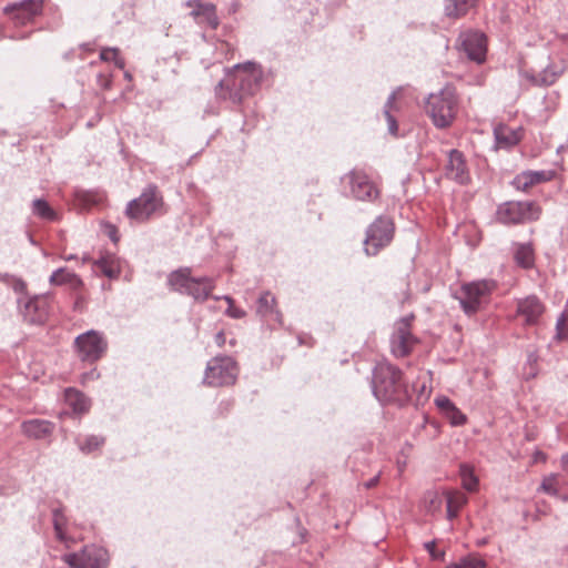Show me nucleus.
<instances>
[{"mask_svg":"<svg viewBox=\"0 0 568 568\" xmlns=\"http://www.w3.org/2000/svg\"><path fill=\"white\" fill-rule=\"evenodd\" d=\"M264 71L261 64L245 61L227 70L225 77L215 87L220 99L229 100L235 105L254 95L262 85Z\"/></svg>","mask_w":568,"mask_h":568,"instance_id":"nucleus-1","label":"nucleus"},{"mask_svg":"<svg viewBox=\"0 0 568 568\" xmlns=\"http://www.w3.org/2000/svg\"><path fill=\"white\" fill-rule=\"evenodd\" d=\"M372 390L382 403L400 402L407 397V387L399 368L388 362H379L372 372Z\"/></svg>","mask_w":568,"mask_h":568,"instance_id":"nucleus-2","label":"nucleus"},{"mask_svg":"<svg viewBox=\"0 0 568 568\" xmlns=\"http://www.w3.org/2000/svg\"><path fill=\"white\" fill-rule=\"evenodd\" d=\"M341 194L352 201L375 204L382 191L377 182L364 170L354 168L339 178Z\"/></svg>","mask_w":568,"mask_h":568,"instance_id":"nucleus-3","label":"nucleus"},{"mask_svg":"<svg viewBox=\"0 0 568 568\" xmlns=\"http://www.w3.org/2000/svg\"><path fill=\"white\" fill-rule=\"evenodd\" d=\"M426 113L438 129L452 125L458 109V97L452 85H446L436 93H430L426 100Z\"/></svg>","mask_w":568,"mask_h":568,"instance_id":"nucleus-4","label":"nucleus"},{"mask_svg":"<svg viewBox=\"0 0 568 568\" xmlns=\"http://www.w3.org/2000/svg\"><path fill=\"white\" fill-rule=\"evenodd\" d=\"M541 215V207L535 201H506L496 210L497 222L504 225H518L535 222Z\"/></svg>","mask_w":568,"mask_h":568,"instance_id":"nucleus-5","label":"nucleus"},{"mask_svg":"<svg viewBox=\"0 0 568 568\" xmlns=\"http://www.w3.org/2000/svg\"><path fill=\"white\" fill-rule=\"evenodd\" d=\"M395 233L393 220L386 215H378L366 229L363 250L367 256H376L387 247Z\"/></svg>","mask_w":568,"mask_h":568,"instance_id":"nucleus-6","label":"nucleus"},{"mask_svg":"<svg viewBox=\"0 0 568 568\" xmlns=\"http://www.w3.org/2000/svg\"><path fill=\"white\" fill-rule=\"evenodd\" d=\"M163 205L162 195L155 184L148 185L141 195L131 200L125 209L129 219L136 222L148 221Z\"/></svg>","mask_w":568,"mask_h":568,"instance_id":"nucleus-7","label":"nucleus"},{"mask_svg":"<svg viewBox=\"0 0 568 568\" xmlns=\"http://www.w3.org/2000/svg\"><path fill=\"white\" fill-rule=\"evenodd\" d=\"M496 286L497 284L493 280H479L464 284L457 296L464 312L467 315L475 314Z\"/></svg>","mask_w":568,"mask_h":568,"instance_id":"nucleus-8","label":"nucleus"},{"mask_svg":"<svg viewBox=\"0 0 568 568\" xmlns=\"http://www.w3.org/2000/svg\"><path fill=\"white\" fill-rule=\"evenodd\" d=\"M237 367L230 356H215L209 361L204 374V384L209 386H230L236 381Z\"/></svg>","mask_w":568,"mask_h":568,"instance_id":"nucleus-9","label":"nucleus"},{"mask_svg":"<svg viewBox=\"0 0 568 568\" xmlns=\"http://www.w3.org/2000/svg\"><path fill=\"white\" fill-rule=\"evenodd\" d=\"M62 560L72 568H105L109 554L104 547L87 545L81 551L63 555Z\"/></svg>","mask_w":568,"mask_h":568,"instance_id":"nucleus-10","label":"nucleus"},{"mask_svg":"<svg viewBox=\"0 0 568 568\" xmlns=\"http://www.w3.org/2000/svg\"><path fill=\"white\" fill-rule=\"evenodd\" d=\"M74 345L82 361L94 363L106 352L108 342L101 332L90 329L75 337Z\"/></svg>","mask_w":568,"mask_h":568,"instance_id":"nucleus-11","label":"nucleus"},{"mask_svg":"<svg viewBox=\"0 0 568 568\" xmlns=\"http://www.w3.org/2000/svg\"><path fill=\"white\" fill-rule=\"evenodd\" d=\"M447 162L444 166V176L459 185L470 182V171L464 153L457 149L446 152Z\"/></svg>","mask_w":568,"mask_h":568,"instance_id":"nucleus-12","label":"nucleus"},{"mask_svg":"<svg viewBox=\"0 0 568 568\" xmlns=\"http://www.w3.org/2000/svg\"><path fill=\"white\" fill-rule=\"evenodd\" d=\"M18 303L24 322L41 325L47 321L49 315L48 295H36L26 301L19 298Z\"/></svg>","mask_w":568,"mask_h":568,"instance_id":"nucleus-13","label":"nucleus"},{"mask_svg":"<svg viewBox=\"0 0 568 568\" xmlns=\"http://www.w3.org/2000/svg\"><path fill=\"white\" fill-rule=\"evenodd\" d=\"M459 50L465 53V55L480 64L486 59V37L484 33L479 31H465L459 34L458 38Z\"/></svg>","mask_w":568,"mask_h":568,"instance_id":"nucleus-14","label":"nucleus"},{"mask_svg":"<svg viewBox=\"0 0 568 568\" xmlns=\"http://www.w3.org/2000/svg\"><path fill=\"white\" fill-rule=\"evenodd\" d=\"M256 314L270 329L283 326V315L277 308L276 298L268 291L263 292L257 298Z\"/></svg>","mask_w":568,"mask_h":568,"instance_id":"nucleus-15","label":"nucleus"},{"mask_svg":"<svg viewBox=\"0 0 568 568\" xmlns=\"http://www.w3.org/2000/svg\"><path fill=\"white\" fill-rule=\"evenodd\" d=\"M4 11L8 13L14 26H27L42 12V0H21L10 3Z\"/></svg>","mask_w":568,"mask_h":568,"instance_id":"nucleus-16","label":"nucleus"},{"mask_svg":"<svg viewBox=\"0 0 568 568\" xmlns=\"http://www.w3.org/2000/svg\"><path fill=\"white\" fill-rule=\"evenodd\" d=\"M416 338L413 336L409 323L406 318L402 320L390 337V349L394 356L404 357L409 354Z\"/></svg>","mask_w":568,"mask_h":568,"instance_id":"nucleus-17","label":"nucleus"},{"mask_svg":"<svg viewBox=\"0 0 568 568\" xmlns=\"http://www.w3.org/2000/svg\"><path fill=\"white\" fill-rule=\"evenodd\" d=\"M545 311V306L536 295H529L517 302V315L524 318L525 324L535 325Z\"/></svg>","mask_w":568,"mask_h":568,"instance_id":"nucleus-18","label":"nucleus"},{"mask_svg":"<svg viewBox=\"0 0 568 568\" xmlns=\"http://www.w3.org/2000/svg\"><path fill=\"white\" fill-rule=\"evenodd\" d=\"M556 176L555 170H527L517 174L511 181V185L519 191H527L530 186L551 181Z\"/></svg>","mask_w":568,"mask_h":568,"instance_id":"nucleus-19","label":"nucleus"},{"mask_svg":"<svg viewBox=\"0 0 568 568\" xmlns=\"http://www.w3.org/2000/svg\"><path fill=\"white\" fill-rule=\"evenodd\" d=\"M55 425L47 419L32 418L21 424V432L24 436L36 440L47 439L52 436Z\"/></svg>","mask_w":568,"mask_h":568,"instance_id":"nucleus-20","label":"nucleus"},{"mask_svg":"<svg viewBox=\"0 0 568 568\" xmlns=\"http://www.w3.org/2000/svg\"><path fill=\"white\" fill-rule=\"evenodd\" d=\"M562 68L554 64L547 65L538 73H527V79L538 87H549L561 75Z\"/></svg>","mask_w":568,"mask_h":568,"instance_id":"nucleus-21","label":"nucleus"},{"mask_svg":"<svg viewBox=\"0 0 568 568\" xmlns=\"http://www.w3.org/2000/svg\"><path fill=\"white\" fill-rule=\"evenodd\" d=\"M495 142L498 148L509 149L519 143L521 136L520 131L500 124L494 129Z\"/></svg>","mask_w":568,"mask_h":568,"instance_id":"nucleus-22","label":"nucleus"},{"mask_svg":"<svg viewBox=\"0 0 568 568\" xmlns=\"http://www.w3.org/2000/svg\"><path fill=\"white\" fill-rule=\"evenodd\" d=\"M215 287V282L211 277H194V285L187 287L184 295L192 296L196 301H205Z\"/></svg>","mask_w":568,"mask_h":568,"instance_id":"nucleus-23","label":"nucleus"},{"mask_svg":"<svg viewBox=\"0 0 568 568\" xmlns=\"http://www.w3.org/2000/svg\"><path fill=\"white\" fill-rule=\"evenodd\" d=\"M190 274L191 271L189 267L173 271L168 276V285L173 291L180 294H185L187 287H190V285H194V277H192Z\"/></svg>","mask_w":568,"mask_h":568,"instance_id":"nucleus-24","label":"nucleus"},{"mask_svg":"<svg viewBox=\"0 0 568 568\" xmlns=\"http://www.w3.org/2000/svg\"><path fill=\"white\" fill-rule=\"evenodd\" d=\"M49 283L57 286L68 284L72 290H78L83 285L80 276L65 267H59L53 271L49 277Z\"/></svg>","mask_w":568,"mask_h":568,"instance_id":"nucleus-25","label":"nucleus"},{"mask_svg":"<svg viewBox=\"0 0 568 568\" xmlns=\"http://www.w3.org/2000/svg\"><path fill=\"white\" fill-rule=\"evenodd\" d=\"M64 399L74 414L81 415L88 413L90 409V399L78 389H65Z\"/></svg>","mask_w":568,"mask_h":568,"instance_id":"nucleus-26","label":"nucleus"},{"mask_svg":"<svg viewBox=\"0 0 568 568\" xmlns=\"http://www.w3.org/2000/svg\"><path fill=\"white\" fill-rule=\"evenodd\" d=\"M396 100V91H393L385 104H384V118L387 122V131L393 136H398V124H397V113L399 111L398 106L395 103Z\"/></svg>","mask_w":568,"mask_h":568,"instance_id":"nucleus-27","label":"nucleus"},{"mask_svg":"<svg viewBox=\"0 0 568 568\" xmlns=\"http://www.w3.org/2000/svg\"><path fill=\"white\" fill-rule=\"evenodd\" d=\"M477 3V0H445L444 12L446 17L458 19L468 13Z\"/></svg>","mask_w":568,"mask_h":568,"instance_id":"nucleus-28","label":"nucleus"},{"mask_svg":"<svg viewBox=\"0 0 568 568\" xmlns=\"http://www.w3.org/2000/svg\"><path fill=\"white\" fill-rule=\"evenodd\" d=\"M514 260L518 266L529 270L535 264L534 248L530 243L516 244L514 251Z\"/></svg>","mask_w":568,"mask_h":568,"instance_id":"nucleus-29","label":"nucleus"},{"mask_svg":"<svg viewBox=\"0 0 568 568\" xmlns=\"http://www.w3.org/2000/svg\"><path fill=\"white\" fill-rule=\"evenodd\" d=\"M31 212L38 219L45 222H57L58 212L43 199H34L31 204Z\"/></svg>","mask_w":568,"mask_h":568,"instance_id":"nucleus-30","label":"nucleus"},{"mask_svg":"<svg viewBox=\"0 0 568 568\" xmlns=\"http://www.w3.org/2000/svg\"><path fill=\"white\" fill-rule=\"evenodd\" d=\"M105 439L98 435H78L75 437V444L79 449L84 454H90L104 444Z\"/></svg>","mask_w":568,"mask_h":568,"instance_id":"nucleus-31","label":"nucleus"},{"mask_svg":"<svg viewBox=\"0 0 568 568\" xmlns=\"http://www.w3.org/2000/svg\"><path fill=\"white\" fill-rule=\"evenodd\" d=\"M98 271L106 277L113 280L120 275V267L113 256H102L94 262Z\"/></svg>","mask_w":568,"mask_h":568,"instance_id":"nucleus-32","label":"nucleus"},{"mask_svg":"<svg viewBox=\"0 0 568 568\" xmlns=\"http://www.w3.org/2000/svg\"><path fill=\"white\" fill-rule=\"evenodd\" d=\"M52 525L55 532V537L60 541H67V526H68V518L65 514L63 513V509L58 507L52 509Z\"/></svg>","mask_w":568,"mask_h":568,"instance_id":"nucleus-33","label":"nucleus"},{"mask_svg":"<svg viewBox=\"0 0 568 568\" xmlns=\"http://www.w3.org/2000/svg\"><path fill=\"white\" fill-rule=\"evenodd\" d=\"M459 475L462 478V485L466 490L475 491L477 489L478 478L470 465L462 464L459 466Z\"/></svg>","mask_w":568,"mask_h":568,"instance_id":"nucleus-34","label":"nucleus"},{"mask_svg":"<svg viewBox=\"0 0 568 568\" xmlns=\"http://www.w3.org/2000/svg\"><path fill=\"white\" fill-rule=\"evenodd\" d=\"M195 21L199 23L205 22L212 30L217 29L220 20L216 14V7L213 3L206 2V6L202 11L201 19Z\"/></svg>","mask_w":568,"mask_h":568,"instance_id":"nucleus-35","label":"nucleus"},{"mask_svg":"<svg viewBox=\"0 0 568 568\" xmlns=\"http://www.w3.org/2000/svg\"><path fill=\"white\" fill-rule=\"evenodd\" d=\"M100 60L104 62L113 61L115 67L124 69L125 61L119 54V49L114 47L102 48L100 52Z\"/></svg>","mask_w":568,"mask_h":568,"instance_id":"nucleus-36","label":"nucleus"},{"mask_svg":"<svg viewBox=\"0 0 568 568\" xmlns=\"http://www.w3.org/2000/svg\"><path fill=\"white\" fill-rule=\"evenodd\" d=\"M446 568H486V562L480 558L467 556L447 565Z\"/></svg>","mask_w":568,"mask_h":568,"instance_id":"nucleus-37","label":"nucleus"},{"mask_svg":"<svg viewBox=\"0 0 568 568\" xmlns=\"http://www.w3.org/2000/svg\"><path fill=\"white\" fill-rule=\"evenodd\" d=\"M467 496L460 491L446 493V504L452 505V507H454L458 511L467 504Z\"/></svg>","mask_w":568,"mask_h":568,"instance_id":"nucleus-38","label":"nucleus"},{"mask_svg":"<svg viewBox=\"0 0 568 568\" xmlns=\"http://www.w3.org/2000/svg\"><path fill=\"white\" fill-rule=\"evenodd\" d=\"M214 298L215 300H224L229 304V307L225 311L227 316L239 320V318H243L246 315V312L244 310L234 306V301L231 296L223 295V296H215Z\"/></svg>","mask_w":568,"mask_h":568,"instance_id":"nucleus-39","label":"nucleus"},{"mask_svg":"<svg viewBox=\"0 0 568 568\" xmlns=\"http://www.w3.org/2000/svg\"><path fill=\"white\" fill-rule=\"evenodd\" d=\"M0 278L2 281H6V282L10 281V283L12 285V288H13V291L16 293H18V294L26 293L27 284H26V282L22 278L16 277V276L7 274V273L6 274H0Z\"/></svg>","mask_w":568,"mask_h":568,"instance_id":"nucleus-40","label":"nucleus"},{"mask_svg":"<svg viewBox=\"0 0 568 568\" xmlns=\"http://www.w3.org/2000/svg\"><path fill=\"white\" fill-rule=\"evenodd\" d=\"M453 426H462L466 423V415L455 406L444 415Z\"/></svg>","mask_w":568,"mask_h":568,"instance_id":"nucleus-41","label":"nucleus"},{"mask_svg":"<svg viewBox=\"0 0 568 568\" xmlns=\"http://www.w3.org/2000/svg\"><path fill=\"white\" fill-rule=\"evenodd\" d=\"M185 6L192 8V11L190 12L191 17L194 20H199L201 19V14L206 2H202L201 0H186Z\"/></svg>","mask_w":568,"mask_h":568,"instance_id":"nucleus-42","label":"nucleus"},{"mask_svg":"<svg viewBox=\"0 0 568 568\" xmlns=\"http://www.w3.org/2000/svg\"><path fill=\"white\" fill-rule=\"evenodd\" d=\"M435 404L443 415L456 406L447 396L436 397Z\"/></svg>","mask_w":568,"mask_h":568,"instance_id":"nucleus-43","label":"nucleus"},{"mask_svg":"<svg viewBox=\"0 0 568 568\" xmlns=\"http://www.w3.org/2000/svg\"><path fill=\"white\" fill-rule=\"evenodd\" d=\"M568 323V303L566 304L565 306V310L564 312L561 313V315L557 318V322H556V329H557V335L560 337L561 334H562V328L565 326V324Z\"/></svg>","mask_w":568,"mask_h":568,"instance_id":"nucleus-44","label":"nucleus"},{"mask_svg":"<svg viewBox=\"0 0 568 568\" xmlns=\"http://www.w3.org/2000/svg\"><path fill=\"white\" fill-rule=\"evenodd\" d=\"M541 489L549 494V495H552V496H556L558 494V489L556 488L552 479H545L542 483H541Z\"/></svg>","mask_w":568,"mask_h":568,"instance_id":"nucleus-45","label":"nucleus"},{"mask_svg":"<svg viewBox=\"0 0 568 568\" xmlns=\"http://www.w3.org/2000/svg\"><path fill=\"white\" fill-rule=\"evenodd\" d=\"M98 84L103 89H109L111 87V77H108L103 73H99L97 75Z\"/></svg>","mask_w":568,"mask_h":568,"instance_id":"nucleus-46","label":"nucleus"},{"mask_svg":"<svg viewBox=\"0 0 568 568\" xmlns=\"http://www.w3.org/2000/svg\"><path fill=\"white\" fill-rule=\"evenodd\" d=\"M99 377H100V373L95 368H93L90 372L84 373L82 375V383H85L87 381L98 379Z\"/></svg>","mask_w":568,"mask_h":568,"instance_id":"nucleus-47","label":"nucleus"},{"mask_svg":"<svg viewBox=\"0 0 568 568\" xmlns=\"http://www.w3.org/2000/svg\"><path fill=\"white\" fill-rule=\"evenodd\" d=\"M424 546H425L426 550L429 552V555L433 558H439L440 556L444 555V554H437L436 552V550H435V541L434 540L425 542Z\"/></svg>","mask_w":568,"mask_h":568,"instance_id":"nucleus-48","label":"nucleus"},{"mask_svg":"<svg viewBox=\"0 0 568 568\" xmlns=\"http://www.w3.org/2000/svg\"><path fill=\"white\" fill-rule=\"evenodd\" d=\"M446 508H447V518L449 520H453L454 518H456L458 516V510L455 509L454 507H452V505H447L446 504Z\"/></svg>","mask_w":568,"mask_h":568,"instance_id":"nucleus-49","label":"nucleus"},{"mask_svg":"<svg viewBox=\"0 0 568 568\" xmlns=\"http://www.w3.org/2000/svg\"><path fill=\"white\" fill-rule=\"evenodd\" d=\"M378 480H379V475H376V476H374L373 478H371L369 480H367V481L364 484V486H365L366 488H368V489H369V488H373L374 486H376V485H377Z\"/></svg>","mask_w":568,"mask_h":568,"instance_id":"nucleus-50","label":"nucleus"},{"mask_svg":"<svg viewBox=\"0 0 568 568\" xmlns=\"http://www.w3.org/2000/svg\"><path fill=\"white\" fill-rule=\"evenodd\" d=\"M215 343L219 346H223L224 345V343H225V335H224L223 332L216 333V335H215Z\"/></svg>","mask_w":568,"mask_h":568,"instance_id":"nucleus-51","label":"nucleus"},{"mask_svg":"<svg viewBox=\"0 0 568 568\" xmlns=\"http://www.w3.org/2000/svg\"><path fill=\"white\" fill-rule=\"evenodd\" d=\"M561 466L565 470H568V453L564 454L560 458Z\"/></svg>","mask_w":568,"mask_h":568,"instance_id":"nucleus-52","label":"nucleus"},{"mask_svg":"<svg viewBox=\"0 0 568 568\" xmlns=\"http://www.w3.org/2000/svg\"><path fill=\"white\" fill-rule=\"evenodd\" d=\"M27 33H14L12 36H10L11 39H24L27 38Z\"/></svg>","mask_w":568,"mask_h":568,"instance_id":"nucleus-53","label":"nucleus"},{"mask_svg":"<svg viewBox=\"0 0 568 568\" xmlns=\"http://www.w3.org/2000/svg\"><path fill=\"white\" fill-rule=\"evenodd\" d=\"M124 78H125L126 80H129V81H131V80H132V75H131V73H130V72H128V71H125V72H124Z\"/></svg>","mask_w":568,"mask_h":568,"instance_id":"nucleus-54","label":"nucleus"},{"mask_svg":"<svg viewBox=\"0 0 568 568\" xmlns=\"http://www.w3.org/2000/svg\"><path fill=\"white\" fill-rule=\"evenodd\" d=\"M29 237V242L32 244V245H37V242L34 241L33 236L32 235H28Z\"/></svg>","mask_w":568,"mask_h":568,"instance_id":"nucleus-55","label":"nucleus"},{"mask_svg":"<svg viewBox=\"0 0 568 568\" xmlns=\"http://www.w3.org/2000/svg\"><path fill=\"white\" fill-rule=\"evenodd\" d=\"M74 258H75V256L72 255V254L65 257L67 261H71V260H74Z\"/></svg>","mask_w":568,"mask_h":568,"instance_id":"nucleus-56","label":"nucleus"},{"mask_svg":"<svg viewBox=\"0 0 568 568\" xmlns=\"http://www.w3.org/2000/svg\"><path fill=\"white\" fill-rule=\"evenodd\" d=\"M434 504H435V499L433 498V499L430 500V505L433 506Z\"/></svg>","mask_w":568,"mask_h":568,"instance_id":"nucleus-57","label":"nucleus"}]
</instances>
